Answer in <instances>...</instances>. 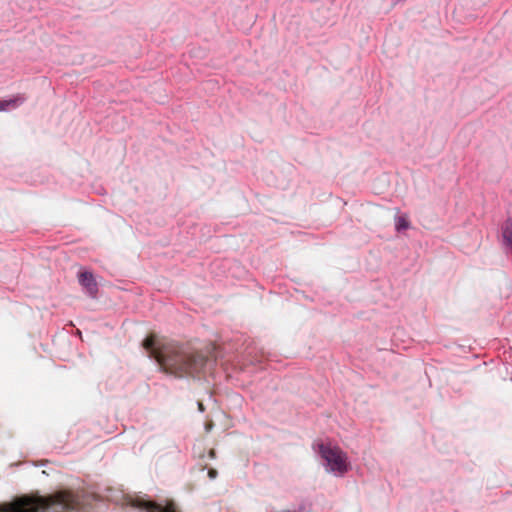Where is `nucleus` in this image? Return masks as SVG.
Wrapping results in <instances>:
<instances>
[{"mask_svg": "<svg viewBox=\"0 0 512 512\" xmlns=\"http://www.w3.org/2000/svg\"><path fill=\"white\" fill-rule=\"evenodd\" d=\"M211 427H212V425H211V424H209V425H207V426H206L207 430L211 429Z\"/></svg>", "mask_w": 512, "mask_h": 512, "instance_id": "obj_12", "label": "nucleus"}, {"mask_svg": "<svg viewBox=\"0 0 512 512\" xmlns=\"http://www.w3.org/2000/svg\"><path fill=\"white\" fill-rule=\"evenodd\" d=\"M410 222L406 216H399L396 218V229L398 231L408 229Z\"/></svg>", "mask_w": 512, "mask_h": 512, "instance_id": "obj_8", "label": "nucleus"}, {"mask_svg": "<svg viewBox=\"0 0 512 512\" xmlns=\"http://www.w3.org/2000/svg\"><path fill=\"white\" fill-rule=\"evenodd\" d=\"M319 453L326 461L328 470L335 475L342 476L350 469L347 454L338 446L330 443L319 445Z\"/></svg>", "mask_w": 512, "mask_h": 512, "instance_id": "obj_3", "label": "nucleus"}, {"mask_svg": "<svg viewBox=\"0 0 512 512\" xmlns=\"http://www.w3.org/2000/svg\"><path fill=\"white\" fill-rule=\"evenodd\" d=\"M132 505L135 507L142 508L146 512H178L173 502H169L165 506H162L152 501L137 499L133 501Z\"/></svg>", "mask_w": 512, "mask_h": 512, "instance_id": "obj_4", "label": "nucleus"}, {"mask_svg": "<svg viewBox=\"0 0 512 512\" xmlns=\"http://www.w3.org/2000/svg\"><path fill=\"white\" fill-rule=\"evenodd\" d=\"M143 347L163 372L177 378L195 377L207 363V356L190 343L158 341L155 335H149L143 341Z\"/></svg>", "mask_w": 512, "mask_h": 512, "instance_id": "obj_1", "label": "nucleus"}, {"mask_svg": "<svg viewBox=\"0 0 512 512\" xmlns=\"http://www.w3.org/2000/svg\"><path fill=\"white\" fill-rule=\"evenodd\" d=\"M78 500L70 491H60L47 497H23L0 507V512H68L76 509Z\"/></svg>", "mask_w": 512, "mask_h": 512, "instance_id": "obj_2", "label": "nucleus"}, {"mask_svg": "<svg viewBox=\"0 0 512 512\" xmlns=\"http://www.w3.org/2000/svg\"><path fill=\"white\" fill-rule=\"evenodd\" d=\"M217 475H218V472H217L216 469L210 468L208 470V476H209L210 479H215L217 477Z\"/></svg>", "mask_w": 512, "mask_h": 512, "instance_id": "obj_9", "label": "nucleus"}, {"mask_svg": "<svg viewBox=\"0 0 512 512\" xmlns=\"http://www.w3.org/2000/svg\"><path fill=\"white\" fill-rule=\"evenodd\" d=\"M78 281L80 285L85 288L86 292L92 298H95L98 293V285L94 275L89 271H80L78 273Z\"/></svg>", "mask_w": 512, "mask_h": 512, "instance_id": "obj_5", "label": "nucleus"}, {"mask_svg": "<svg viewBox=\"0 0 512 512\" xmlns=\"http://www.w3.org/2000/svg\"><path fill=\"white\" fill-rule=\"evenodd\" d=\"M504 242L507 246L512 248V220L508 219L502 230Z\"/></svg>", "mask_w": 512, "mask_h": 512, "instance_id": "obj_7", "label": "nucleus"}, {"mask_svg": "<svg viewBox=\"0 0 512 512\" xmlns=\"http://www.w3.org/2000/svg\"><path fill=\"white\" fill-rule=\"evenodd\" d=\"M199 409H200L201 411H204V406H203V404H202V403H199Z\"/></svg>", "mask_w": 512, "mask_h": 512, "instance_id": "obj_11", "label": "nucleus"}, {"mask_svg": "<svg viewBox=\"0 0 512 512\" xmlns=\"http://www.w3.org/2000/svg\"><path fill=\"white\" fill-rule=\"evenodd\" d=\"M25 101L22 95H16L9 100H0V111H6L8 109L16 108Z\"/></svg>", "mask_w": 512, "mask_h": 512, "instance_id": "obj_6", "label": "nucleus"}, {"mask_svg": "<svg viewBox=\"0 0 512 512\" xmlns=\"http://www.w3.org/2000/svg\"><path fill=\"white\" fill-rule=\"evenodd\" d=\"M216 457V453L214 449L209 450V458L214 459Z\"/></svg>", "mask_w": 512, "mask_h": 512, "instance_id": "obj_10", "label": "nucleus"}]
</instances>
